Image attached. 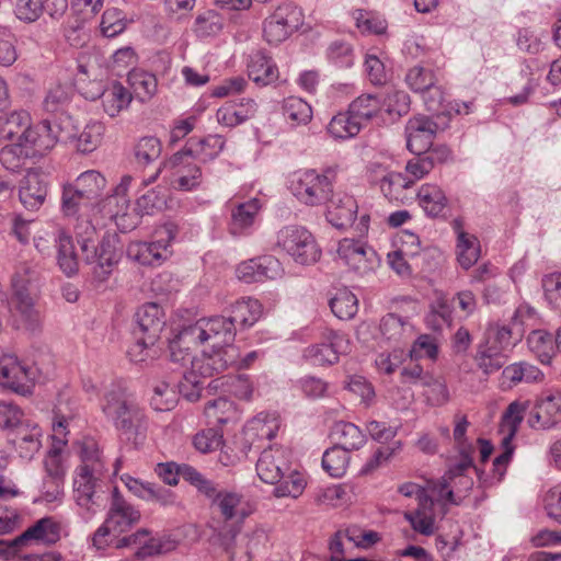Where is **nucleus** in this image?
I'll return each instance as SVG.
<instances>
[{"label":"nucleus","instance_id":"obj_8","mask_svg":"<svg viewBox=\"0 0 561 561\" xmlns=\"http://www.w3.org/2000/svg\"><path fill=\"white\" fill-rule=\"evenodd\" d=\"M333 171L319 173L313 169L295 172L289 181L293 195L307 206L325 204L333 194Z\"/></svg>","mask_w":561,"mask_h":561},{"label":"nucleus","instance_id":"obj_18","mask_svg":"<svg viewBox=\"0 0 561 561\" xmlns=\"http://www.w3.org/2000/svg\"><path fill=\"white\" fill-rule=\"evenodd\" d=\"M370 183L378 186L388 201L401 204L409 199L408 190L413 186V181L409 176L390 171L378 163L370 167Z\"/></svg>","mask_w":561,"mask_h":561},{"label":"nucleus","instance_id":"obj_23","mask_svg":"<svg viewBox=\"0 0 561 561\" xmlns=\"http://www.w3.org/2000/svg\"><path fill=\"white\" fill-rule=\"evenodd\" d=\"M327 203V219L333 227L345 229L354 224L358 205L353 196L336 193Z\"/></svg>","mask_w":561,"mask_h":561},{"label":"nucleus","instance_id":"obj_35","mask_svg":"<svg viewBox=\"0 0 561 561\" xmlns=\"http://www.w3.org/2000/svg\"><path fill=\"white\" fill-rule=\"evenodd\" d=\"M505 351L506 350L497 345L489 344L488 341L482 340L478 345L477 354L474 356L477 366L485 375H491L500 370L504 367L507 359L504 354Z\"/></svg>","mask_w":561,"mask_h":561},{"label":"nucleus","instance_id":"obj_39","mask_svg":"<svg viewBox=\"0 0 561 561\" xmlns=\"http://www.w3.org/2000/svg\"><path fill=\"white\" fill-rule=\"evenodd\" d=\"M419 205L428 217L440 216L447 206L444 191L435 184H423L417 192Z\"/></svg>","mask_w":561,"mask_h":561},{"label":"nucleus","instance_id":"obj_43","mask_svg":"<svg viewBox=\"0 0 561 561\" xmlns=\"http://www.w3.org/2000/svg\"><path fill=\"white\" fill-rule=\"evenodd\" d=\"M101 99L104 112L108 116L115 117L129 105L131 94L119 82H114L103 91Z\"/></svg>","mask_w":561,"mask_h":561},{"label":"nucleus","instance_id":"obj_30","mask_svg":"<svg viewBox=\"0 0 561 561\" xmlns=\"http://www.w3.org/2000/svg\"><path fill=\"white\" fill-rule=\"evenodd\" d=\"M201 325L205 329V335L213 347L220 345H233L237 327L229 317L216 316L208 319H201Z\"/></svg>","mask_w":561,"mask_h":561},{"label":"nucleus","instance_id":"obj_36","mask_svg":"<svg viewBox=\"0 0 561 561\" xmlns=\"http://www.w3.org/2000/svg\"><path fill=\"white\" fill-rule=\"evenodd\" d=\"M502 378L503 382L510 381V387H512L520 382H541L545 379V374L528 362H517L503 368Z\"/></svg>","mask_w":561,"mask_h":561},{"label":"nucleus","instance_id":"obj_64","mask_svg":"<svg viewBox=\"0 0 561 561\" xmlns=\"http://www.w3.org/2000/svg\"><path fill=\"white\" fill-rule=\"evenodd\" d=\"M222 432L211 426L197 433L193 438L194 447L201 453H211L221 447Z\"/></svg>","mask_w":561,"mask_h":561},{"label":"nucleus","instance_id":"obj_11","mask_svg":"<svg viewBox=\"0 0 561 561\" xmlns=\"http://www.w3.org/2000/svg\"><path fill=\"white\" fill-rule=\"evenodd\" d=\"M178 540L171 535H152L146 528L117 540L116 548H129L139 558H154L164 556L178 547Z\"/></svg>","mask_w":561,"mask_h":561},{"label":"nucleus","instance_id":"obj_13","mask_svg":"<svg viewBox=\"0 0 561 561\" xmlns=\"http://www.w3.org/2000/svg\"><path fill=\"white\" fill-rule=\"evenodd\" d=\"M160 239L152 242H131L127 247V256L141 265L161 264L169 254L170 242L176 236V226L172 222L165 224L156 232Z\"/></svg>","mask_w":561,"mask_h":561},{"label":"nucleus","instance_id":"obj_41","mask_svg":"<svg viewBox=\"0 0 561 561\" xmlns=\"http://www.w3.org/2000/svg\"><path fill=\"white\" fill-rule=\"evenodd\" d=\"M277 430L278 423L274 416L260 413L245 424L244 435L251 442L271 440L275 437Z\"/></svg>","mask_w":561,"mask_h":561},{"label":"nucleus","instance_id":"obj_38","mask_svg":"<svg viewBox=\"0 0 561 561\" xmlns=\"http://www.w3.org/2000/svg\"><path fill=\"white\" fill-rule=\"evenodd\" d=\"M191 157H184L182 163L172 165L176 168L175 179L172 181L174 188L180 191H194L199 187L203 181L201 167L192 161Z\"/></svg>","mask_w":561,"mask_h":561},{"label":"nucleus","instance_id":"obj_61","mask_svg":"<svg viewBox=\"0 0 561 561\" xmlns=\"http://www.w3.org/2000/svg\"><path fill=\"white\" fill-rule=\"evenodd\" d=\"M135 340L127 351L129 359L135 364L148 365L158 355V351L154 348L156 342H149V337L144 335H137Z\"/></svg>","mask_w":561,"mask_h":561},{"label":"nucleus","instance_id":"obj_9","mask_svg":"<svg viewBox=\"0 0 561 561\" xmlns=\"http://www.w3.org/2000/svg\"><path fill=\"white\" fill-rule=\"evenodd\" d=\"M276 245L300 265L313 264L321 256V250L312 233L299 225H288L279 229Z\"/></svg>","mask_w":561,"mask_h":561},{"label":"nucleus","instance_id":"obj_21","mask_svg":"<svg viewBox=\"0 0 561 561\" xmlns=\"http://www.w3.org/2000/svg\"><path fill=\"white\" fill-rule=\"evenodd\" d=\"M282 272L280 262L270 255L248 260L237 267L238 278L248 284L275 279Z\"/></svg>","mask_w":561,"mask_h":561},{"label":"nucleus","instance_id":"obj_57","mask_svg":"<svg viewBox=\"0 0 561 561\" xmlns=\"http://www.w3.org/2000/svg\"><path fill=\"white\" fill-rule=\"evenodd\" d=\"M32 152L21 141H14L0 150V162L9 171L20 170Z\"/></svg>","mask_w":561,"mask_h":561},{"label":"nucleus","instance_id":"obj_4","mask_svg":"<svg viewBox=\"0 0 561 561\" xmlns=\"http://www.w3.org/2000/svg\"><path fill=\"white\" fill-rule=\"evenodd\" d=\"M256 473L259 478L268 484H274L276 497H298L306 488L304 476L293 468L290 453L279 446L265 448L257 461Z\"/></svg>","mask_w":561,"mask_h":561},{"label":"nucleus","instance_id":"obj_59","mask_svg":"<svg viewBox=\"0 0 561 561\" xmlns=\"http://www.w3.org/2000/svg\"><path fill=\"white\" fill-rule=\"evenodd\" d=\"M167 190L157 186L140 194L136 201V207L141 214H152L154 210H161L167 203Z\"/></svg>","mask_w":561,"mask_h":561},{"label":"nucleus","instance_id":"obj_42","mask_svg":"<svg viewBox=\"0 0 561 561\" xmlns=\"http://www.w3.org/2000/svg\"><path fill=\"white\" fill-rule=\"evenodd\" d=\"M204 413L209 425L219 426L233 421L237 410L231 400L219 397L206 403Z\"/></svg>","mask_w":561,"mask_h":561},{"label":"nucleus","instance_id":"obj_45","mask_svg":"<svg viewBox=\"0 0 561 561\" xmlns=\"http://www.w3.org/2000/svg\"><path fill=\"white\" fill-rule=\"evenodd\" d=\"M364 125L347 110L332 117L328 125V131L336 139H348L356 136Z\"/></svg>","mask_w":561,"mask_h":561},{"label":"nucleus","instance_id":"obj_19","mask_svg":"<svg viewBox=\"0 0 561 561\" xmlns=\"http://www.w3.org/2000/svg\"><path fill=\"white\" fill-rule=\"evenodd\" d=\"M438 124L432 117L417 115L405 125L407 148L412 153H422L432 147Z\"/></svg>","mask_w":561,"mask_h":561},{"label":"nucleus","instance_id":"obj_17","mask_svg":"<svg viewBox=\"0 0 561 561\" xmlns=\"http://www.w3.org/2000/svg\"><path fill=\"white\" fill-rule=\"evenodd\" d=\"M26 274L27 270L23 268L22 272H16L12 277L11 305L20 314L25 329L36 331L41 327V314L35 308L34 299L28 291L30 279Z\"/></svg>","mask_w":561,"mask_h":561},{"label":"nucleus","instance_id":"obj_51","mask_svg":"<svg viewBox=\"0 0 561 561\" xmlns=\"http://www.w3.org/2000/svg\"><path fill=\"white\" fill-rule=\"evenodd\" d=\"M330 308L339 319L350 320L358 311V299L347 288H341L330 299Z\"/></svg>","mask_w":561,"mask_h":561},{"label":"nucleus","instance_id":"obj_44","mask_svg":"<svg viewBox=\"0 0 561 561\" xmlns=\"http://www.w3.org/2000/svg\"><path fill=\"white\" fill-rule=\"evenodd\" d=\"M527 344L531 353L542 364H549L556 353V339L545 330H534L527 337Z\"/></svg>","mask_w":561,"mask_h":561},{"label":"nucleus","instance_id":"obj_26","mask_svg":"<svg viewBox=\"0 0 561 561\" xmlns=\"http://www.w3.org/2000/svg\"><path fill=\"white\" fill-rule=\"evenodd\" d=\"M248 76L259 85L274 83L279 71L273 58L263 49L253 50L247 59Z\"/></svg>","mask_w":561,"mask_h":561},{"label":"nucleus","instance_id":"obj_7","mask_svg":"<svg viewBox=\"0 0 561 561\" xmlns=\"http://www.w3.org/2000/svg\"><path fill=\"white\" fill-rule=\"evenodd\" d=\"M470 468L478 471L473 466V458L466 455L459 458L458 462L451 466L439 480L431 481L428 488L431 493L436 496V502L442 505L461 504L473 486L472 478L465 474Z\"/></svg>","mask_w":561,"mask_h":561},{"label":"nucleus","instance_id":"obj_34","mask_svg":"<svg viewBox=\"0 0 561 561\" xmlns=\"http://www.w3.org/2000/svg\"><path fill=\"white\" fill-rule=\"evenodd\" d=\"M260 208L261 205L257 198H251L238 204L231 213L230 233L233 236L247 234L253 226Z\"/></svg>","mask_w":561,"mask_h":561},{"label":"nucleus","instance_id":"obj_37","mask_svg":"<svg viewBox=\"0 0 561 561\" xmlns=\"http://www.w3.org/2000/svg\"><path fill=\"white\" fill-rule=\"evenodd\" d=\"M30 122L31 115L24 110L0 115V137L12 141H21V136L30 127Z\"/></svg>","mask_w":561,"mask_h":561},{"label":"nucleus","instance_id":"obj_56","mask_svg":"<svg viewBox=\"0 0 561 561\" xmlns=\"http://www.w3.org/2000/svg\"><path fill=\"white\" fill-rule=\"evenodd\" d=\"M162 152V144L159 138L146 136L140 138L134 148V156L139 165H148L157 161Z\"/></svg>","mask_w":561,"mask_h":561},{"label":"nucleus","instance_id":"obj_46","mask_svg":"<svg viewBox=\"0 0 561 561\" xmlns=\"http://www.w3.org/2000/svg\"><path fill=\"white\" fill-rule=\"evenodd\" d=\"M105 133V127L101 122L94 121L88 123L82 131L76 138L68 142L76 141L78 151L82 153H90L94 151L102 142Z\"/></svg>","mask_w":561,"mask_h":561},{"label":"nucleus","instance_id":"obj_50","mask_svg":"<svg viewBox=\"0 0 561 561\" xmlns=\"http://www.w3.org/2000/svg\"><path fill=\"white\" fill-rule=\"evenodd\" d=\"M255 101H247V108H237V104H227L217 110V122L227 127H234L250 117L256 112Z\"/></svg>","mask_w":561,"mask_h":561},{"label":"nucleus","instance_id":"obj_27","mask_svg":"<svg viewBox=\"0 0 561 561\" xmlns=\"http://www.w3.org/2000/svg\"><path fill=\"white\" fill-rule=\"evenodd\" d=\"M47 195V185L37 172H27L21 180L19 197L28 210H37L44 204Z\"/></svg>","mask_w":561,"mask_h":561},{"label":"nucleus","instance_id":"obj_32","mask_svg":"<svg viewBox=\"0 0 561 561\" xmlns=\"http://www.w3.org/2000/svg\"><path fill=\"white\" fill-rule=\"evenodd\" d=\"M42 431L36 424H21L13 434L14 444L20 456L24 459H32L39 450Z\"/></svg>","mask_w":561,"mask_h":561},{"label":"nucleus","instance_id":"obj_49","mask_svg":"<svg viewBox=\"0 0 561 561\" xmlns=\"http://www.w3.org/2000/svg\"><path fill=\"white\" fill-rule=\"evenodd\" d=\"M382 108L381 98L376 94H362L350 105L351 114L355 115L365 126Z\"/></svg>","mask_w":561,"mask_h":561},{"label":"nucleus","instance_id":"obj_55","mask_svg":"<svg viewBox=\"0 0 561 561\" xmlns=\"http://www.w3.org/2000/svg\"><path fill=\"white\" fill-rule=\"evenodd\" d=\"M457 260L462 268L469 270L480 257V243L473 234H461L456 244Z\"/></svg>","mask_w":561,"mask_h":561},{"label":"nucleus","instance_id":"obj_28","mask_svg":"<svg viewBox=\"0 0 561 561\" xmlns=\"http://www.w3.org/2000/svg\"><path fill=\"white\" fill-rule=\"evenodd\" d=\"M60 538V526L53 517H44L28 527L16 540L18 543L53 545Z\"/></svg>","mask_w":561,"mask_h":561},{"label":"nucleus","instance_id":"obj_54","mask_svg":"<svg viewBox=\"0 0 561 561\" xmlns=\"http://www.w3.org/2000/svg\"><path fill=\"white\" fill-rule=\"evenodd\" d=\"M283 114L293 125H306L312 117V110L302 99L289 96L283 102Z\"/></svg>","mask_w":561,"mask_h":561},{"label":"nucleus","instance_id":"obj_53","mask_svg":"<svg viewBox=\"0 0 561 561\" xmlns=\"http://www.w3.org/2000/svg\"><path fill=\"white\" fill-rule=\"evenodd\" d=\"M350 453L351 451L333 445L323 454V469L333 478L343 477L350 463Z\"/></svg>","mask_w":561,"mask_h":561},{"label":"nucleus","instance_id":"obj_40","mask_svg":"<svg viewBox=\"0 0 561 561\" xmlns=\"http://www.w3.org/2000/svg\"><path fill=\"white\" fill-rule=\"evenodd\" d=\"M69 184L73 186L81 196H85V198H89L96 205L99 197L106 186V179L96 170H88L79 174L75 182Z\"/></svg>","mask_w":561,"mask_h":561},{"label":"nucleus","instance_id":"obj_62","mask_svg":"<svg viewBox=\"0 0 561 561\" xmlns=\"http://www.w3.org/2000/svg\"><path fill=\"white\" fill-rule=\"evenodd\" d=\"M127 26V20L124 12L117 8H110L103 12L101 20V31L106 37H115L122 34Z\"/></svg>","mask_w":561,"mask_h":561},{"label":"nucleus","instance_id":"obj_15","mask_svg":"<svg viewBox=\"0 0 561 561\" xmlns=\"http://www.w3.org/2000/svg\"><path fill=\"white\" fill-rule=\"evenodd\" d=\"M534 430L550 431L561 425V389H543L534 403V413L528 420Z\"/></svg>","mask_w":561,"mask_h":561},{"label":"nucleus","instance_id":"obj_10","mask_svg":"<svg viewBox=\"0 0 561 561\" xmlns=\"http://www.w3.org/2000/svg\"><path fill=\"white\" fill-rule=\"evenodd\" d=\"M304 23L302 11L293 3L278 5L263 22V37L270 45L289 38Z\"/></svg>","mask_w":561,"mask_h":561},{"label":"nucleus","instance_id":"obj_3","mask_svg":"<svg viewBox=\"0 0 561 561\" xmlns=\"http://www.w3.org/2000/svg\"><path fill=\"white\" fill-rule=\"evenodd\" d=\"M101 411L135 447L144 443L148 430L147 416L144 409L129 399L126 388L121 382L112 383L105 391Z\"/></svg>","mask_w":561,"mask_h":561},{"label":"nucleus","instance_id":"obj_63","mask_svg":"<svg viewBox=\"0 0 561 561\" xmlns=\"http://www.w3.org/2000/svg\"><path fill=\"white\" fill-rule=\"evenodd\" d=\"M405 82L412 91L421 93L436 83V76L430 68L414 66L409 69Z\"/></svg>","mask_w":561,"mask_h":561},{"label":"nucleus","instance_id":"obj_48","mask_svg":"<svg viewBox=\"0 0 561 561\" xmlns=\"http://www.w3.org/2000/svg\"><path fill=\"white\" fill-rule=\"evenodd\" d=\"M128 82L141 102H147L157 92L158 81L156 76L145 70L133 69L129 71Z\"/></svg>","mask_w":561,"mask_h":561},{"label":"nucleus","instance_id":"obj_25","mask_svg":"<svg viewBox=\"0 0 561 561\" xmlns=\"http://www.w3.org/2000/svg\"><path fill=\"white\" fill-rule=\"evenodd\" d=\"M51 239L55 242L59 268L68 277L76 275L79 271V257L72 237L64 228L58 227L51 232Z\"/></svg>","mask_w":561,"mask_h":561},{"label":"nucleus","instance_id":"obj_60","mask_svg":"<svg viewBox=\"0 0 561 561\" xmlns=\"http://www.w3.org/2000/svg\"><path fill=\"white\" fill-rule=\"evenodd\" d=\"M208 342L205 329L201 325V319L193 324L183 327L173 337V347L185 346L192 350L193 346Z\"/></svg>","mask_w":561,"mask_h":561},{"label":"nucleus","instance_id":"obj_31","mask_svg":"<svg viewBox=\"0 0 561 561\" xmlns=\"http://www.w3.org/2000/svg\"><path fill=\"white\" fill-rule=\"evenodd\" d=\"M330 437L334 446L345 450H358L366 443V436L360 428L351 422H335L330 431Z\"/></svg>","mask_w":561,"mask_h":561},{"label":"nucleus","instance_id":"obj_14","mask_svg":"<svg viewBox=\"0 0 561 561\" xmlns=\"http://www.w3.org/2000/svg\"><path fill=\"white\" fill-rule=\"evenodd\" d=\"M39 376L34 365L20 362L14 355H5L0 359V386L25 394Z\"/></svg>","mask_w":561,"mask_h":561},{"label":"nucleus","instance_id":"obj_5","mask_svg":"<svg viewBox=\"0 0 561 561\" xmlns=\"http://www.w3.org/2000/svg\"><path fill=\"white\" fill-rule=\"evenodd\" d=\"M239 357V350L234 345L213 347L209 354L204 352L198 359L192 362V369L183 373V380L179 385L180 392L187 401H197L204 379L214 374H220L229 367H236Z\"/></svg>","mask_w":561,"mask_h":561},{"label":"nucleus","instance_id":"obj_58","mask_svg":"<svg viewBox=\"0 0 561 561\" xmlns=\"http://www.w3.org/2000/svg\"><path fill=\"white\" fill-rule=\"evenodd\" d=\"M530 407L529 401H514L508 404L506 411L503 414V427L507 430L506 436L507 440H513V437L518 431L520 423L523 422L524 414Z\"/></svg>","mask_w":561,"mask_h":561},{"label":"nucleus","instance_id":"obj_47","mask_svg":"<svg viewBox=\"0 0 561 561\" xmlns=\"http://www.w3.org/2000/svg\"><path fill=\"white\" fill-rule=\"evenodd\" d=\"M380 332L386 340L399 343L411 336L412 325L400 316L388 313L381 319Z\"/></svg>","mask_w":561,"mask_h":561},{"label":"nucleus","instance_id":"obj_2","mask_svg":"<svg viewBox=\"0 0 561 561\" xmlns=\"http://www.w3.org/2000/svg\"><path fill=\"white\" fill-rule=\"evenodd\" d=\"M76 446L80 463L73 472V496L80 507L94 513L95 507H100V492L106 473L105 458L93 437H83Z\"/></svg>","mask_w":561,"mask_h":561},{"label":"nucleus","instance_id":"obj_6","mask_svg":"<svg viewBox=\"0 0 561 561\" xmlns=\"http://www.w3.org/2000/svg\"><path fill=\"white\" fill-rule=\"evenodd\" d=\"M76 138V127L70 116L44 119L30 127L21 136V142L32 156H43L58 142H68Z\"/></svg>","mask_w":561,"mask_h":561},{"label":"nucleus","instance_id":"obj_24","mask_svg":"<svg viewBox=\"0 0 561 561\" xmlns=\"http://www.w3.org/2000/svg\"><path fill=\"white\" fill-rule=\"evenodd\" d=\"M136 322L135 336L144 335L149 337V342H157L165 325L163 310L154 302L146 304L136 312Z\"/></svg>","mask_w":561,"mask_h":561},{"label":"nucleus","instance_id":"obj_20","mask_svg":"<svg viewBox=\"0 0 561 561\" xmlns=\"http://www.w3.org/2000/svg\"><path fill=\"white\" fill-rule=\"evenodd\" d=\"M225 139L219 135H209L205 138H191L183 150L172 156V162L180 164L184 157H192L199 162H208L215 159L224 149Z\"/></svg>","mask_w":561,"mask_h":561},{"label":"nucleus","instance_id":"obj_16","mask_svg":"<svg viewBox=\"0 0 561 561\" xmlns=\"http://www.w3.org/2000/svg\"><path fill=\"white\" fill-rule=\"evenodd\" d=\"M351 350L350 340L341 331L327 330L322 334V342L310 345L304 351V357L312 365H333L339 362L340 355Z\"/></svg>","mask_w":561,"mask_h":561},{"label":"nucleus","instance_id":"obj_52","mask_svg":"<svg viewBox=\"0 0 561 561\" xmlns=\"http://www.w3.org/2000/svg\"><path fill=\"white\" fill-rule=\"evenodd\" d=\"M170 385L165 381H160L153 387V394L150 399L151 407L156 411H169L173 409L178 402V394L183 396L180 392L179 385Z\"/></svg>","mask_w":561,"mask_h":561},{"label":"nucleus","instance_id":"obj_22","mask_svg":"<svg viewBox=\"0 0 561 561\" xmlns=\"http://www.w3.org/2000/svg\"><path fill=\"white\" fill-rule=\"evenodd\" d=\"M139 519L140 512L123 497L117 488H114L110 511L105 519L113 531L123 533L138 523Z\"/></svg>","mask_w":561,"mask_h":561},{"label":"nucleus","instance_id":"obj_1","mask_svg":"<svg viewBox=\"0 0 561 561\" xmlns=\"http://www.w3.org/2000/svg\"><path fill=\"white\" fill-rule=\"evenodd\" d=\"M95 204L81 196L70 184H65L61 193V213L66 217H78L75 227L76 238L82 251L83 261L94 265L93 274L100 282L105 280L113 271L114 265L119 261L116 251L115 240L112 237H104L100 243H95L96 230L88 217L90 208Z\"/></svg>","mask_w":561,"mask_h":561},{"label":"nucleus","instance_id":"obj_33","mask_svg":"<svg viewBox=\"0 0 561 561\" xmlns=\"http://www.w3.org/2000/svg\"><path fill=\"white\" fill-rule=\"evenodd\" d=\"M423 499L422 504H417L415 510L404 513V518L413 530L424 536H431L435 531V500L433 497Z\"/></svg>","mask_w":561,"mask_h":561},{"label":"nucleus","instance_id":"obj_29","mask_svg":"<svg viewBox=\"0 0 561 561\" xmlns=\"http://www.w3.org/2000/svg\"><path fill=\"white\" fill-rule=\"evenodd\" d=\"M263 307L257 299L243 297L229 308V319L238 330H245L254 325L262 317Z\"/></svg>","mask_w":561,"mask_h":561},{"label":"nucleus","instance_id":"obj_12","mask_svg":"<svg viewBox=\"0 0 561 561\" xmlns=\"http://www.w3.org/2000/svg\"><path fill=\"white\" fill-rule=\"evenodd\" d=\"M213 505L218 510L225 522L232 520L233 524L227 531L222 534L228 545L240 531V524L252 513V507L242 494L233 491L218 490L214 488V494L208 495Z\"/></svg>","mask_w":561,"mask_h":561}]
</instances>
